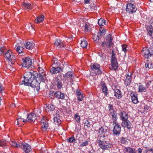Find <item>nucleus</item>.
Returning <instances> with one entry per match:
<instances>
[{
  "instance_id": "obj_1",
  "label": "nucleus",
  "mask_w": 153,
  "mask_h": 153,
  "mask_svg": "<svg viewBox=\"0 0 153 153\" xmlns=\"http://www.w3.org/2000/svg\"><path fill=\"white\" fill-rule=\"evenodd\" d=\"M6 59V64L7 66H15V56L11 50L8 51L6 53L4 56Z\"/></svg>"
},
{
  "instance_id": "obj_2",
  "label": "nucleus",
  "mask_w": 153,
  "mask_h": 153,
  "mask_svg": "<svg viewBox=\"0 0 153 153\" xmlns=\"http://www.w3.org/2000/svg\"><path fill=\"white\" fill-rule=\"evenodd\" d=\"M30 73L31 76L27 80L29 82V86L30 85L32 88H36V90H38L40 89L39 82L37 81L35 76H33V74L31 73Z\"/></svg>"
},
{
  "instance_id": "obj_3",
  "label": "nucleus",
  "mask_w": 153,
  "mask_h": 153,
  "mask_svg": "<svg viewBox=\"0 0 153 153\" xmlns=\"http://www.w3.org/2000/svg\"><path fill=\"white\" fill-rule=\"evenodd\" d=\"M113 40V39L111 35L109 34L107 35L105 38V41L102 42V46L105 47L106 46L108 48H111L114 44Z\"/></svg>"
},
{
  "instance_id": "obj_4",
  "label": "nucleus",
  "mask_w": 153,
  "mask_h": 153,
  "mask_svg": "<svg viewBox=\"0 0 153 153\" xmlns=\"http://www.w3.org/2000/svg\"><path fill=\"white\" fill-rule=\"evenodd\" d=\"M142 54L143 56L146 59L150 57L153 54V48H144L142 52Z\"/></svg>"
},
{
  "instance_id": "obj_5",
  "label": "nucleus",
  "mask_w": 153,
  "mask_h": 153,
  "mask_svg": "<svg viewBox=\"0 0 153 153\" xmlns=\"http://www.w3.org/2000/svg\"><path fill=\"white\" fill-rule=\"evenodd\" d=\"M22 67H30L33 65V60L31 59L29 57H27L22 59Z\"/></svg>"
},
{
  "instance_id": "obj_6",
  "label": "nucleus",
  "mask_w": 153,
  "mask_h": 153,
  "mask_svg": "<svg viewBox=\"0 0 153 153\" xmlns=\"http://www.w3.org/2000/svg\"><path fill=\"white\" fill-rule=\"evenodd\" d=\"M102 136L100 137V139L97 140V142L100 147L103 149H106L107 148L110 147L111 145L109 143H107L106 141H103V138Z\"/></svg>"
},
{
  "instance_id": "obj_7",
  "label": "nucleus",
  "mask_w": 153,
  "mask_h": 153,
  "mask_svg": "<svg viewBox=\"0 0 153 153\" xmlns=\"http://www.w3.org/2000/svg\"><path fill=\"white\" fill-rule=\"evenodd\" d=\"M33 76H35L37 81L39 82V85L41 82H45L46 79L45 75L44 74L43 75L40 73H38L36 72H33Z\"/></svg>"
},
{
  "instance_id": "obj_8",
  "label": "nucleus",
  "mask_w": 153,
  "mask_h": 153,
  "mask_svg": "<svg viewBox=\"0 0 153 153\" xmlns=\"http://www.w3.org/2000/svg\"><path fill=\"white\" fill-rule=\"evenodd\" d=\"M137 9L135 6L131 3L127 4L126 8V11L129 13H132L136 12Z\"/></svg>"
},
{
  "instance_id": "obj_9",
  "label": "nucleus",
  "mask_w": 153,
  "mask_h": 153,
  "mask_svg": "<svg viewBox=\"0 0 153 153\" xmlns=\"http://www.w3.org/2000/svg\"><path fill=\"white\" fill-rule=\"evenodd\" d=\"M36 119L37 117L35 115L34 113H31L28 115L27 119L26 120H23V121L25 123L28 121L31 123L33 122H35Z\"/></svg>"
},
{
  "instance_id": "obj_10",
  "label": "nucleus",
  "mask_w": 153,
  "mask_h": 153,
  "mask_svg": "<svg viewBox=\"0 0 153 153\" xmlns=\"http://www.w3.org/2000/svg\"><path fill=\"white\" fill-rule=\"evenodd\" d=\"M111 64L112 67H118V64L117 62V59L114 52L112 51L111 58Z\"/></svg>"
},
{
  "instance_id": "obj_11",
  "label": "nucleus",
  "mask_w": 153,
  "mask_h": 153,
  "mask_svg": "<svg viewBox=\"0 0 153 153\" xmlns=\"http://www.w3.org/2000/svg\"><path fill=\"white\" fill-rule=\"evenodd\" d=\"M121 131L120 126L117 124H115L113 130V134L117 135H118L120 133Z\"/></svg>"
},
{
  "instance_id": "obj_12",
  "label": "nucleus",
  "mask_w": 153,
  "mask_h": 153,
  "mask_svg": "<svg viewBox=\"0 0 153 153\" xmlns=\"http://www.w3.org/2000/svg\"><path fill=\"white\" fill-rule=\"evenodd\" d=\"M100 68H91L90 71L93 75L94 74H99L101 73V71L100 69Z\"/></svg>"
},
{
  "instance_id": "obj_13",
  "label": "nucleus",
  "mask_w": 153,
  "mask_h": 153,
  "mask_svg": "<svg viewBox=\"0 0 153 153\" xmlns=\"http://www.w3.org/2000/svg\"><path fill=\"white\" fill-rule=\"evenodd\" d=\"M53 84L56 85L58 89L61 88L62 87V80L59 79L58 78H55L53 79Z\"/></svg>"
},
{
  "instance_id": "obj_14",
  "label": "nucleus",
  "mask_w": 153,
  "mask_h": 153,
  "mask_svg": "<svg viewBox=\"0 0 153 153\" xmlns=\"http://www.w3.org/2000/svg\"><path fill=\"white\" fill-rule=\"evenodd\" d=\"M23 147V150L26 153L29 152L31 150L30 146L28 144L26 143H22L21 148Z\"/></svg>"
},
{
  "instance_id": "obj_15",
  "label": "nucleus",
  "mask_w": 153,
  "mask_h": 153,
  "mask_svg": "<svg viewBox=\"0 0 153 153\" xmlns=\"http://www.w3.org/2000/svg\"><path fill=\"white\" fill-rule=\"evenodd\" d=\"M108 128L106 126H103L101 127L99 129V133H101V134H102L103 136L102 137H105V135H107V131Z\"/></svg>"
},
{
  "instance_id": "obj_16",
  "label": "nucleus",
  "mask_w": 153,
  "mask_h": 153,
  "mask_svg": "<svg viewBox=\"0 0 153 153\" xmlns=\"http://www.w3.org/2000/svg\"><path fill=\"white\" fill-rule=\"evenodd\" d=\"M101 86L102 92L105 95H107L108 94V88L105 83L104 82H101Z\"/></svg>"
},
{
  "instance_id": "obj_17",
  "label": "nucleus",
  "mask_w": 153,
  "mask_h": 153,
  "mask_svg": "<svg viewBox=\"0 0 153 153\" xmlns=\"http://www.w3.org/2000/svg\"><path fill=\"white\" fill-rule=\"evenodd\" d=\"M100 31L97 34L98 39H100L99 37L100 36H102L104 35L105 34V30L102 27H100Z\"/></svg>"
},
{
  "instance_id": "obj_18",
  "label": "nucleus",
  "mask_w": 153,
  "mask_h": 153,
  "mask_svg": "<svg viewBox=\"0 0 153 153\" xmlns=\"http://www.w3.org/2000/svg\"><path fill=\"white\" fill-rule=\"evenodd\" d=\"M55 97L58 99L64 100L65 99V95L63 93L60 91H58L55 92Z\"/></svg>"
},
{
  "instance_id": "obj_19",
  "label": "nucleus",
  "mask_w": 153,
  "mask_h": 153,
  "mask_svg": "<svg viewBox=\"0 0 153 153\" xmlns=\"http://www.w3.org/2000/svg\"><path fill=\"white\" fill-rule=\"evenodd\" d=\"M60 117L58 114H56L55 115L54 118V122L55 124L59 125L61 123V120L60 119Z\"/></svg>"
},
{
  "instance_id": "obj_20",
  "label": "nucleus",
  "mask_w": 153,
  "mask_h": 153,
  "mask_svg": "<svg viewBox=\"0 0 153 153\" xmlns=\"http://www.w3.org/2000/svg\"><path fill=\"white\" fill-rule=\"evenodd\" d=\"M122 125L124 127H126L128 129H130L131 128V123L128 120H126L123 121Z\"/></svg>"
},
{
  "instance_id": "obj_21",
  "label": "nucleus",
  "mask_w": 153,
  "mask_h": 153,
  "mask_svg": "<svg viewBox=\"0 0 153 153\" xmlns=\"http://www.w3.org/2000/svg\"><path fill=\"white\" fill-rule=\"evenodd\" d=\"M62 68H52L50 71L52 74H55L62 71Z\"/></svg>"
},
{
  "instance_id": "obj_22",
  "label": "nucleus",
  "mask_w": 153,
  "mask_h": 153,
  "mask_svg": "<svg viewBox=\"0 0 153 153\" xmlns=\"http://www.w3.org/2000/svg\"><path fill=\"white\" fill-rule=\"evenodd\" d=\"M54 44L55 45L60 48H63L64 46L63 43L59 39L56 40Z\"/></svg>"
},
{
  "instance_id": "obj_23",
  "label": "nucleus",
  "mask_w": 153,
  "mask_h": 153,
  "mask_svg": "<svg viewBox=\"0 0 153 153\" xmlns=\"http://www.w3.org/2000/svg\"><path fill=\"white\" fill-rule=\"evenodd\" d=\"M44 20V16L42 15L39 16L35 20V22L36 23H39L42 22Z\"/></svg>"
},
{
  "instance_id": "obj_24",
  "label": "nucleus",
  "mask_w": 153,
  "mask_h": 153,
  "mask_svg": "<svg viewBox=\"0 0 153 153\" xmlns=\"http://www.w3.org/2000/svg\"><path fill=\"white\" fill-rule=\"evenodd\" d=\"M59 63L58 62L57 59L56 58H53L52 60V67H59Z\"/></svg>"
},
{
  "instance_id": "obj_25",
  "label": "nucleus",
  "mask_w": 153,
  "mask_h": 153,
  "mask_svg": "<svg viewBox=\"0 0 153 153\" xmlns=\"http://www.w3.org/2000/svg\"><path fill=\"white\" fill-rule=\"evenodd\" d=\"M114 95L117 98H120L122 97L121 94V92L120 90L118 89H116L114 91Z\"/></svg>"
},
{
  "instance_id": "obj_26",
  "label": "nucleus",
  "mask_w": 153,
  "mask_h": 153,
  "mask_svg": "<svg viewBox=\"0 0 153 153\" xmlns=\"http://www.w3.org/2000/svg\"><path fill=\"white\" fill-rule=\"evenodd\" d=\"M64 76L65 77V78H69L71 79L70 81L72 80V78L74 77V76L73 74V73L70 71L68 72L64 75Z\"/></svg>"
},
{
  "instance_id": "obj_27",
  "label": "nucleus",
  "mask_w": 153,
  "mask_h": 153,
  "mask_svg": "<svg viewBox=\"0 0 153 153\" xmlns=\"http://www.w3.org/2000/svg\"><path fill=\"white\" fill-rule=\"evenodd\" d=\"M131 99L132 102L134 104H137L138 102L136 94L134 93L131 96Z\"/></svg>"
},
{
  "instance_id": "obj_28",
  "label": "nucleus",
  "mask_w": 153,
  "mask_h": 153,
  "mask_svg": "<svg viewBox=\"0 0 153 153\" xmlns=\"http://www.w3.org/2000/svg\"><path fill=\"white\" fill-rule=\"evenodd\" d=\"M22 6L24 7L25 8H26L27 9L30 10L32 7L33 6L30 4L29 3L23 2L22 4Z\"/></svg>"
},
{
  "instance_id": "obj_29",
  "label": "nucleus",
  "mask_w": 153,
  "mask_h": 153,
  "mask_svg": "<svg viewBox=\"0 0 153 153\" xmlns=\"http://www.w3.org/2000/svg\"><path fill=\"white\" fill-rule=\"evenodd\" d=\"M84 31L85 32H89L91 31V28L89 24L86 23L84 26Z\"/></svg>"
},
{
  "instance_id": "obj_30",
  "label": "nucleus",
  "mask_w": 153,
  "mask_h": 153,
  "mask_svg": "<svg viewBox=\"0 0 153 153\" xmlns=\"http://www.w3.org/2000/svg\"><path fill=\"white\" fill-rule=\"evenodd\" d=\"M10 144L12 146H14L16 148H18V147L21 148L22 143H18L16 142L11 141L10 143Z\"/></svg>"
},
{
  "instance_id": "obj_31",
  "label": "nucleus",
  "mask_w": 153,
  "mask_h": 153,
  "mask_svg": "<svg viewBox=\"0 0 153 153\" xmlns=\"http://www.w3.org/2000/svg\"><path fill=\"white\" fill-rule=\"evenodd\" d=\"M131 81V76L127 75L125 82V84L126 85H129Z\"/></svg>"
},
{
  "instance_id": "obj_32",
  "label": "nucleus",
  "mask_w": 153,
  "mask_h": 153,
  "mask_svg": "<svg viewBox=\"0 0 153 153\" xmlns=\"http://www.w3.org/2000/svg\"><path fill=\"white\" fill-rule=\"evenodd\" d=\"M121 117L123 121L127 120L128 118V115L125 112H123L121 113Z\"/></svg>"
},
{
  "instance_id": "obj_33",
  "label": "nucleus",
  "mask_w": 153,
  "mask_h": 153,
  "mask_svg": "<svg viewBox=\"0 0 153 153\" xmlns=\"http://www.w3.org/2000/svg\"><path fill=\"white\" fill-rule=\"evenodd\" d=\"M28 78L27 77H26L25 76H24V80L22 81L21 84H20V85H22L24 84L25 86H29V83L28 81H27L28 80Z\"/></svg>"
},
{
  "instance_id": "obj_34",
  "label": "nucleus",
  "mask_w": 153,
  "mask_h": 153,
  "mask_svg": "<svg viewBox=\"0 0 153 153\" xmlns=\"http://www.w3.org/2000/svg\"><path fill=\"white\" fill-rule=\"evenodd\" d=\"M25 46L27 49L31 50L33 48L34 45L33 44H32L29 42H27L25 45Z\"/></svg>"
},
{
  "instance_id": "obj_35",
  "label": "nucleus",
  "mask_w": 153,
  "mask_h": 153,
  "mask_svg": "<svg viewBox=\"0 0 153 153\" xmlns=\"http://www.w3.org/2000/svg\"><path fill=\"white\" fill-rule=\"evenodd\" d=\"M148 35L152 38L153 39V28H148L146 30Z\"/></svg>"
},
{
  "instance_id": "obj_36",
  "label": "nucleus",
  "mask_w": 153,
  "mask_h": 153,
  "mask_svg": "<svg viewBox=\"0 0 153 153\" xmlns=\"http://www.w3.org/2000/svg\"><path fill=\"white\" fill-rule=\"evenodd\" d=\"M98 23L100 26H103L105 24V20L102 18H100L98 20Z\"/></svg>"
},
{
  "instance_id": "obj_37",
  "label": "nucleus",
  "mask_w": 153,
  "mask_h": 153,
  "mask_svg": "<svg viewBox=\"0 0 153 153\" xmlns=\"http://www.w3.org/2000/svg\"><path fill=\"white\" fill-rule=\"evenodd\" d=\"M6 141L4 140H1L0 141V146H2L4 148H7L6 145H5L6 143Z\"/></svg>"
},
{
  "instance_id": "obj_38",
  "label": "nucleus",
  "mask_w": 153,
  "mask_h": 153,
  "mask_svg": "<svg viewBox=\"0 0 153 153\" xmlns=\"http://www.w3.org/2000/svg\"><path fill=\"white\" fill-rule=\"evenodd\" d=\"M149 28L153 29V18H152L149 21V25L147 26L146 30H147L148 28Z\"/></svg>"
},
{
  "instance_id": "obj_39",
  "label": "nucleus",
  "mask_w": 153,
  "mask_h": 153,
  "mask_svg": "<svg viewBox=\"0 0 153 153\" xmlns=\"http://www.w3.org/2000/svg\"><path fill=\"white\" fill-rule=\"evenodd\" d=\"M88 45V43L86 40L82 41L81 42V46L83 48H86Z\"/></svg>"
},
{
  "instance_id": "obj_40",
  "label": "nucleus",
  "mask_w": 153,
  "mask_h": 153,
  "mask_svg": "<svg viewBox=\"0 0 153 153\" xmlns=\"http://www.w3.org/2000/svg\"><path fill=\"white\" fill-rule=\"evenodd\" d=\"M139 91L140 92H146V89L143 85H140L139 87Z\"/></svg>"
},
{
  "instance_id": "obj_41",
  "label": "nucleus",
  "mask_w": 153,
  "mask_h": 153,
  "mask_svg": "<svg viewBox=\"0 0 153 153\" xmlns=\"http://www.w3.org/2000/svg\"><path fill=\"white\" fill-rule=\"evenodd\" d=\"M125 150L128 153H135V150L130 147H126L125 148Z\"/></svg>"
},
{
  "instance_id": "obj_42",
  "label": "nucleus",
  "mask_w": 153,
  "mask_h": 153,
  "mask_svg": "<svg viewBox=\"0 0 153 153\" xmlns=\"http://www.w3.org/2000/svg\"><path fill=\"white\" fill-rule=\"evenodd\" d=\"M111 116L113 118V120L114 121H116L117 119V114L116 112L115 111H113V112H111L110 113Z\"/></svg>"
},
{
  "instance_id": "obj_43",
  "label": "nucleus",
  "mask_w": 153,
  "mask_h": 153,
  "mask_svg": "<svg viewBox=\"0 0 153 153\" xmlns=\"http://www.w3.org/2000/svg\"><path fill=\"white\" fill-rule=\"evenodd\" d=\"M84 128L86 129H88L91 126V124L88 120H87L86 122L85 123Z\"/></svg>"
},
{
  "instance_id": "obj_44",
  "label": "nucleus",
  "mask_w": 153,
  "mask_h": 153,
  "mask_svg": "<svg viewBox=\"0 0 153 153\" xmlns=\"http://www.w3.org/2000/svg\"><path fill=\"white\" fill-rule=\"evenodd\" d=\"M23 48L22 47L18 46L16 48V51L19 53H20L23 52Z\"/></svg>"
},
{
  "instance_id": "obj_45",
  "label": "nucleus",
  "mask_w": 153,
  "mask_h": 153,
  "mask_svg": "<svg viewBox=\"0 0 153 153\" xmlns=\"http://www.w3.org/2000/svg\"><path fill=\"white\" fill-rule=\"evenodd\" d=\"M55 92L52 91H51L49 95V97L52 99H54L55 97Z\"/></svg>"
},
{
  "instance_id": "obj_46",
  "label": "nucleus",
  "mask_w": 153,
  "mask_h": 153,
  "mask_svg": "<svg viewBox=\"0 0 153 153\" xmlns=\"http://www.w3.org/2000/svg\"><path fill=\"white\" fill-rule=\"evenodd\" d=\"M67 141L69 143H74L75 141V139L74 137H71L67 139Z\"/></svg>"
},
{
  "instance_id": "obj_47",
  "label": "nucleus",
  "mask_w": 153,
  "mask_h": 153,
  "mask_svg": "<svg viewBox=\"0 0 153 153\" xmlns=\"http://www.w3.org/2000/svg\"><path fill=\"white\" fill-rule=\"evenodd\" d=\"M41 113V110L39 109H37L35 110L33 113L35 114L36 117L39 116V115Z\"/></svg>"
},
{
  "instance_id": "obj_48",
  "label": "nucleus",
  "mask_w": 153,
  "mask_h": 153,
  "mask_svg": "<svg viewBox=\"0 0 153 153\" xmlns=\"http://www.w3.org/2000/svg\"><path fill=\"white\" fill-rule=\"evenodd\" d=\"M108 108L109 111L110 112V113L111 112H113V111H115V110H114L113 109V106L112 105L109 104Z\"/></svg>"
},
{
  "instance_id": "obj_49",
  "label": "nucleus",
  "mask_w": 153,
  "mask_h": 153,
  "mask_svg": "<svg viewBox=\"0 0 153 153\" xmlns=\"http://www.w3.org/2000/svg\"><path fill=\"white\" fill-rule=\"evenodd\" d=\"M127 46L126 44H123L122 45V51H124L125 53L127 51Z\"/></svg>"
},
{
  "instance_id": "obj_50",
  "label": "nucleus",
  "mask_w": 153,
  "mask_h": 153,
  "mask_svg": "<svg viewBox=\"0 0 153 153\" xmlns=\"http://www.w3.org/2000/svg\"><path fill=\"white\" fill-rule=\"evenodd\" d=\"M74 117L78 123H79L80 121V116L77 114H76L74 115Z\"/></svg>"
},
{
  "instance_id": "obj_51",
  "label": "nucleus",
  "mask_w": 153,
  "mask_h": 153,
  "mask_svg": "<svg viewBox=\"0 0 153 153\" xmlns=\"http://www.w3.org/2000/svg\"><path fill=\"white\" fill-rule=\"evenodd\" d=\"M48 123H45V124H42L41 127L42 128L45 130H46L48 127Z\"/></svg>"
},
{
  "instance_id": "obj_52",
  "label": "nucleus",
  "mask_w": 153,
  "mask_h": 153,
  "mask_svg": "<svg viewBox=\"0 0 153 153\" xmlns=\"http://www.w3.org/2000/svg\"><path fill=\"white\" fill-rule=\"evenodd\" d=\"M49 109V111H52L54 110L55 109L54 106L52 105H51L50 106H48Z\"/></svg>"
},
{
  "instance_id": "obj_53",
  "label": "nucleus",
  "mask_w": 153,
  "mask_h": 153,
  "mask_svg": "<svg viewBox=\"0 0 153 153\" xmlns=\"http://www.w3.org/2000/svg\"><path fill=\"white\" fill-rule=\"evenodd\" d=\"M128 140L126 138L122 137L121 139V141L122 143L125 144L127 142V140Z\"/></svg>"
},
{
  "instance_id": "obj_54",
  "label": "nucleus",
  "mask_w": 153,
  "mask_h": 153,
  "mask_svg": "<svg viewBox=\"0 0 153 153\" xmlns=\"http://www.w3.org/2000/svg\"><path fill=\"white\" fill-rule=\"evenodd\" d=\"M88 144V141H86L84 142H83L82 144L80 145L79 146L80 147H82L87 145Z\"/></svg>"
},
{
  "instance_id": "obj_55",
  "label": "nucleus",
  "mask_w": 153,
  "mask_h": 153,
  "mask_svg": "<svg viewBox=\"0 0 153 153\" xmlns=\"http://www.w3.org/2000/svg\"><path fill=\"white\" fill-rule=\"evenodd\" d=\"M83 97L82 96V95L81 94H80V95H79L78 96V100L80 101H81L82 100H83Z\"/></svg>"
},
{
  "instance_id": "obj_56",
  "label": "nucleus",
  "mask_w": 153,
  "mask_h": 153,
  "mask_svg": "<svg viewBox=\"0 0 153 153\" xmlns=\"http://www.w3.org/2000/svg\"><path fill=\"white\" fill-rule=\"evenodd\" d=\"M41 123L42 124H45V123H48V122L45 120V119L44 118L42 119L41 120Z\"/></svg>"
},
{
  "instance_id": "obj_57",
  "label": "nucleus",
  "mask_w": 153,
  "mask_h": 153,
  "mask_svg": "<svg viewBox=\"0 0 153 153\" xmlns=\"http://www.w3.org/2000/svg\"><path fill=\"white\" fill-rule=\"evenodd\" d=\"M17 123H18V124H19V123H20V122L22 120H25V119H24L23 118H22L21 117H20V118H18L17 119Z\"/></svg>"
},
{
  "instance_id": "obj_58",
  "label": "nucleus",
  "mask_w": 153,
  "mask_h": 153,
  "mask_svg": "<svg viewBox=\"0 0 153 153\" xmlns=\"http://www.w3.org/2000/svg\"><path fill=\"white\" fill-rule=\"evenodd\" d=\"M38 70L39 72V73L40 72L43 73L44 71L43 69L42 68H38Z\"/></svg>"
},
{
  "instance_id": "obj_59",
  "label": "nucleus",
  "mask_w": 153,
  "mask_h": 153,
  "mask_svg": "<svg viewBox=\"0 0 153 153\" xmlns=\"http://www.w3.org/2000/svg\"><path fill=\"white\" fill-rule=\"evenodd\" d=\"M80 135L79 134H77L76 135V136L75 137V139L76 140H79V136H80Z\"/></svg>"
},
{
  "instance_id": "obj_60",
  "label": "nucleus",
  "mask_w": 153,
  "mask_h": 153,
  "mask_svg": "<svg viewBox=\"0 0 153 153\" xmlns=\"http://www.w3.org/2000/svg\"><path fill=\"white\" fill-rule=\"evenodd\" d=\"M4 88L1 85H0V92H2L4 90Z\"/></svg>"
},
{
  "instance_id": "obj_61",
  "label": "nucleus",
  "mask_w": 153,
  "mask_h": 153,
  "mask_svg": "<svg viewBox=\"0 0 153 153\" xmlns=\"http://www.w3.org/2000/svg\"><path fill=\"white\" fill-rule=\"evenodd\" d=\"M117 68H109L110 70L111 71L114 70L115 71L116 70H117Z\"/></svg>"
},
{
  "instance_id": "obj_62",
  "label": "nucleus",
  "mask_w": 153,
  "mask_h": 153,
  "mask_svg": "<svg viewBox=\"0 0 153 153\" xmlns=\"http://www.w3.org/2000/svg\"><path fill=\"white\" fill-rule=\"evenodd\" d=\"M100 67V65L97 63H94L93 65V67Z\"/></svg>"
},
{
  "instance_id": "obj_63",
  "label": "nucleus",
  "mask_w": 153,
  "mask_h": 153,
  "mask_svg": "<svg viewBox=\"0 0 153 153\" xmlns=\"http://www.w3.org/2000/svg\"><path fill=\"white\" fill-rule=\"evenodd\" d=\"M97 37H98V36H97V35H95L94 36V37L93 38V40L95 41H96V40H97Z\"/></svg>"
},
{
  "instance_id": "obj_64",
  "label": "nucleus",
  "mask_w": 153,
  "mask_h": 153,
  "mask_svg": "<svg viewBox=\"0 0 153 153\" xmlns=\"http://www.w3.org/2000/svg\"><path fill=\"white\" fill-rule=\"evenodd\" d=\"M9 69L11 71H12L13 72H14L15 71V69H14V68H10Z\"/></svg>"
}]
</instances>
